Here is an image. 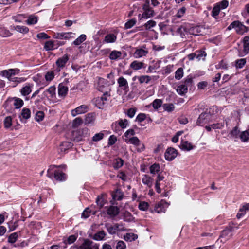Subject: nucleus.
Instances as JSON below:
<instances>
[{
    "instance_id": "nucleus-1",
    "label": "nucleus",
    "mask_w": 249,
    "mask_h": 249,
    "mask_svg": "<svg viewBox=\"0 0 249 249\" xmlns=\"http://www.w3.org/2000/svg\"><path fill=\"white\" fill-rule=\"evenodd\" d=\"M232 29H234L235 32L239 35H243L248 31V28L238 20L232 22L227 28L229 30Z\"/></svg>"
},
{
    "instance_id": "nucleus-2",
    "label": "nucleus",
    "mask_w": 249,
    "mask_h": 249,
    "mask_svg": "<svg viewBox=\"0 0 249 249\" xmlns=\"http://www.w3.org/2000/svg\"><path fill=\"white\" fill-rule=\"evenodd\" d=\"M143 12L142 14V18L145 19L153 17L155 15L154 11L149 6V0H146L145 2L142 6Z\"/></svg>"
},
{
    "instance_id": "nucleus-3",
    "label": "nucleus",
    "mask_w": 249,
    "mask_h": 249,
    "mask_svg": "<svg viewBox=\"0 0 249 249\" xmlns=\"http://www.w3.org/2000/svg\"><path fill=\"white\" fill-rule=\"evenodd\" d=\"M124 141L127 143L132 144L136 146H138L137 148L138 152L143 151L145 149L144 144L142 143L140 140L137 137H132L130 138L125 139Z\"/></svg>"
},
{
    "instance_id": "nucleus-4",
    "label": "nucleus",
    "mask_w": 249,
    "mask_h": 249,
    "mask_svg": "<svg viewBox=\"0 0 249 249\" xmlns=\"http://www.w3.org/2000/svg\"><path fill=\"white\" fill-rule=\"evenodd\" d=\"M20 70L18 69H9L1 71L0 75L7 78L9 81L12 80L13 76L19 73Z\"/></svg>"
},
{
    "instance_id": "nucleus-5",
    "label": "nucleus",
    "mask_w": 249,
    "mask_h": 249,
    "mask_svg": "<svg viewBox=\"0 0 249 249\" xmlns=\"http://www.w3.org/2000/svg\"><path fill=\"white\" fill-rule=\"evenodd\" d=\"M99 245L92 241L86 239L80 246H76L77 249H99Z\"/></svg>"
},
{
    "instance_id": "nucleus-6",
    "label": "nucleus",
    "mask_w": 249,
    "mask_h": 249,
    "mask_svg": "<svg viewBox=\"0 0 249 249\" xmlns=\"http://www.w3.org/2000/svg\"><path fill=\"white\" fill-rule=\"evenodd\" d=\"M69 60V55L68 54H65L63 56L59 58L56 61V65L57 66L56 72H59L61 69L65 67Z\"/></svg>"
},
{
    "instance_id": "nucleus-7",
    "label": "nucleus",
    "mask_w": 249,
    "mask_h": 249,
    "mask_svg": "<svg viewBox=\"0 0 249 249\" xmlns=\"http://www.w3.org/2000/svg\"><path fill=\"white\" fill-rule=\"evenodd\" d=\"M234 228L232 227H229L224 230L220 236L222 242H225L233 235V232Z\"/></svg>"
},
{
    "instance_id": "nucleus-8",
    "label": "nucleus",
    "mask_w": 249,
    "mask_h": 249,
    "mask_svg": "<svg viewBox=\"0 0 249 249\" xmlns=\"http://www.w3.org/2000/svg\"><path fill=\"white\" fill-rule=\"evenodd\" d=\"M242 50L239 51V56L240 57L244 56L249 53V36H246L243 39Z\"/></svg>"
},
{
    "instance_id": "nucleus-9",
    "label": "nucleus",
    "mask_w": 249,
    "mask_h": 249,
    "mask_svg": "<svg viewBox=\"0 0 249 249\" xmlns=\"http://www.w3.org/2000/svg\"><path fill=\"white\" fill-rule=\"evenodd\" d=\"M210 118V115L207 112L201 113L197 120L196 124L197 125H203L204 124L209 122Z\"/></svg>"
},
{
    "instance_id": "nucleus-10",
    "label": "nucleus",
    "mask_w": 249,
    "mask_h": 249,
    "mask_svg": "<svg viewBox=\"0 0 249 249\" xmlns=\"http://www.w3.org/2000/svg\"><path fill=\"white\" fill-rule=\"evenodd\" d=\"M177 151L173 148H168L165 151L164 157L166 160L172 161L177 156Z\"/></svg>"
},
{
    "instance_id": "nucleus-11",
    "label": "nucleus",
    "mask_w": 249,
    "mask_h": 249,
    "mask_svg": "<svg viewBox=\"0 0 249 249\" xmlns=\"http://www.w3.org/2000/svg\"><path fill=\"white\" fill-rule=\"evenodd\" d=\"M74 35L72 32H62V33H55L53 36V37L58 39H69L72 36V35Z\"/></svg>"
},
{
    "instance_id": "nucleus-12",
    "label": "nucleus",
    "mask_w": 249,
    "mask_h": 249,
    "mask_svg": "<svg viewBox=\"0 0 249 249\" xmlns=\"http://www.w3.org/2000/svg\"><path fill=\"white\" fill-rule=\"evenodd\" d=\"M88 110V107L85 105H82L71 110V115L74 117L77 115L84 113Z\"/></svg>"
},
{
    "instance_id": "nucleus-13",
    "label": "nucleus",
    "mask_w": 249,
    "mask_h": 249,
    "mask_svg": "<svg viewBox=\"0 0 249 249\" xmlns=\"http://www.w3.org/2000/svg\"><path fill=\"white\" fill-rule=\"evenodd\" d=\"M168 204L164 201L159 202L155 206V211L158 213H165Z\"/></svg>"
},
{
    "instance_id": "nucleus-14",
    "label": "nucleus",
    "mask_w": 249,
    "mask_h": 249,
    "mask_svg": "<svg viewBox=\"0 0 249 249\" xmlns=\"http://www.w3.org/2000/svg\"><path fill=\"white\" fill-rule=\"evenodd\" d=\"M96 115L95 113L91 112L88 113L84 119V123L85 124H93L95 120Z\"/></svg>"
},
{
    "instance_id": "nucleus-15",
    "label": "nucleus",
    "mask_w": 249,
    "mask_h": 249,
    "mask_svg": "<svg viewBox=\"0 0 249 249\" xmlns=\"http://www.w3.org/2000/svg\"><path fill=\"white\" fill-rule=\"evenodd\" d=\"M119 87L124 90L127 91L129 86L127 80L123 77H119L117 80Z\"/></svg>"
},
{
    "instance_id": "nucleus-16",
    "label": "nucleus",
    "mask_w": 249,
    "mask_h": 249,
    "mask_svg": "<svg viewBox=\"0 0 249 249\" xmlns=\"http://www.w3.org/2000/svg\"><path fill=\"white\" fill-rule=\"evenodd\" d=\"M105 227H106L108 232L110 234H115L119 230V225L117 223L115 224L114 225H111L109 223H107L105 224Z\"/></svg>"
},
{
    "instance_id": "nucleus-17",
    "label": "nucleus",
    "mask_w": 249,
    "mask_h": 249,
    "mask_svg": "<svg viewBox=\"0 0 249 249\" xmlns=\"http://www.w3.org/2000/svg\"><path fill=\"white\" fill-rule=\"evenodd\" d=\"M148 53V51L142 48L137 49L134 53V57L136 58H139L142 56H146Z\"/></svg>"
},
{
    "instance_id": "nucleus-18",
    "label": "nucleus",
    "mask_w": 249,
    "mask_h": 249,
    "mask_svg": "<svg viewBox=\"0 0 249 249\" xmlns=\"http://www.w3.org/2000/svg\"><path fill=\"white\" fill-rule=\"evenodd\" d=\"M119 213V209L116 206H110L107 210V213L111 217H114Z\"/></svg>"
},
{
    "instance_id": "nucleus-19",
    "label": "nucleus",
    "mask_w": 249,
    "mask_h": 249,
    "mask_svg": "<svg viewBox=\"0 0 249 249\" xmlns=\"http://www.w3.org/2000/svg\"><path fill=\"white\" fill-rule=\"evenodd\" d=\"M33 87L32 84H27L25 86L23 87L20 90L21 94L23 96L29 95L32 91V88Z\"/></svg>"
},
{
    "instance_id": "nucleus-20",
    "label": "nucleus",
    "mask_w": 249,
    "mask_h": 249,
    "mask_svg": "<svg viewBox=\"0 0 249 249\" xmlns=\"http://www.w3.org/2000/svg\"><path fill=\"white\" fill-rule=\"evenodd\" d=\"M124 161L121 158H117L114 160L113 161V167L115 170H117L122 167L124 165Z\"/></svg>"
},
{
    "instance_id": "nucleus-21",
    "label": "nucleus",
    "mask_w": 249,
    "mask_h": 249,
    "mask_svg": "<svg viewBox=\"0 0 249 249\" xmlns=\"http://www.w3.org/2000/svg\"><path fill=\"white\" fill-rule=\"evenodd\" d=\"M249 209V203L244 204L240 209L237 214V217L240 218L246 213V212Z\"/></svg>"
},
{
    "instance_id": "nucleus-22",
    "label": "nucleus",
    "mask_w": 249,
    "mask_h": 249,
    "mask_svg": "<svg viewBox=\"0 0 249 249\" xmlns=\"http://www.w3.org/2000/svg\"><path fill=\"white\" fill-rule=\"evenodd\" d=\"M54 177L56 180L64 181L66 179V175L59 171H55L54 173Z\"/></svg>"
},
{
    "instance_id": "nucleus-23",
    "label": "nucleus",
    "mask_w": 249,
    "mask_h": 249,
    "mask_svg": "<svg viewBox=\"0 0 249 249\" xmlns=\"http://www.w3.org/2000/svg\"><path fill=\"white\" fill-rule=\"evenodd\" d=\"M72 145L73 144L71 142H63L60 145L59 150L61 152H65L68 149L71 148Z\"/></svg>"
},
{
    "instance_id": "nucleus-24",
    "label": "nucleus",
    "mask_w": 249,
    "mask_h": 249,
    "mask_svg": "<svg viewBox=\"0 0 249 249\" xmlns=\"http://www.w3.org/2000/svg\"><path fill=\"white\" fill-rule=\"evenodd\" d=\"M143 65L144 63L143 62L135 60L131 63L130 67L134 70H138L142 69Z\"/></svg>"
},
{
    "instance_id": "nucleus-25",
    "label": "nucleus",
    "mask_w": 249,
    "mask_h": 249,
    "mask_svg": "<svg viewBox=\"0 0 249 249\" xmlns=\"http://www.w3.org/2000/svg\"><path fill=\"white\" fill-rule=\"evenodd\" d=\"M142 182L150 188L153 185V178L147 175H144L142 178Z\"/></svg>"
},
{
    "instance_id": "nucleus-26",
    "label": "nucleus",
    "mask_w": 249,
    "mask_h": 249,
    "mask_svg": "<svg viewBox=\"0 0 249 249\" xmlns=\"http://www.w3.org/2000/svg\"><path fill=\"white\" fill-rule=\"evenodd\" d=\"M68 88L60 84L58 87V94L59 96L65 97L68 92Z\"/></svg>"
},
{
    "instance_id": "nucleus-27",
    "label": "nucleus",
    "mask_w": 249,
    "mask_h": 249,
    "mask_svg": "<svg viewBox=\"0 0 249 249\" xmlns=\"http://www.w3.org/2000/svg\"><path fill=\"white\" fill-rule=\"evenodd\" d=\"M239 138L241 141L243 142H247L249 140V132L248 130H245L241 132Z\"/></svg>"
},
{
    "instance_id": "nucleus-28",
    "label": "nucleus",
    "mask_w": 249,
    "mask_h": 249,
    "mask_svg": "<svg viewBox=\"0 0 249 249\" xmlns=\"http://www.w3.org/2000/svg\"><path fill=\"white\" fill-rule=\"evenodd\" d=\"M246 59L241 58L235 60V66L236 69H242L246 65Z\"/></svg>"
},
{
    "instance_id": "nucleus-29",
    "label": "nucleus",
    "mask_w": 249,
    "mask_h": 249,
    "mask_svg": "<svg viewBox=\"0 0 249 249\" xmlns=\"http://www.w3.org/2000/svg\"><path fill=\"white\" fill-rule=\"evenodd\" d=\"M241 132L240 131L239 128L237 126H235L230 132L231 137L234 138H239V135Z\"/></svg>"
},
{
    "instance_id": "nucleus-30",
    "label": "nucleus",
    "mask_w": 249,
    "mask_h": 249,
    "mask_svg": "<svg viewBox=\"0 0 249 249\" xmlns=\"http://www.w3.org/2000/svg\"><path fill=\"white\" fill-rule=\"evenodd\" d=\"M44 48L46 51H49L54 49V41L52 40L47 41L45 43Z\"/></svg>"
},
{
    "instance_id": "nucleus-31",
    "label": "nucleus",
    "mask_w": 249,
    "mask_h": 249,
    "mask_svg": "<svg viewBox=\"0 0 249 249\" xmlns=\"http://www.w3.org/2000/svg\"><path fill=\"white\" fill-rule=\"evenodd\" d=\"M122 53L120 51H113L109 55V58L111 60H116L121 57Z\"/></svg>"
},
{
    "instance_id": "nucleus-32",
    "label": "nucleus",
    "mask_w": 249,
    "mask_h": 249,
    "mask_svg": "<svg viewBox=\"0 0 249 249\" xmlns=\"http://www.w3.org/2000/svg\"><path fill=\"white\" fill-rule=\"evenodd\" d=\"M14 100V106L15 108L18 109L22 107L23 105V101L18 98L14 97L13 98Z\"/></svg>"
},
{
    "instance_id": "nucleus-33",
    "label": "nucleus",
    "mask_w": 249,
    "mask_h": 249,
    "mask_svg": "<svg viewBox=\"0 0 249 249\" xmlns=\"http://www.w3.org/2000/svg\"><path fill=\"white\" fill-rule=\"evenodd\" d=\"M188 89L183 84L179 85L177 89V92L180 95H183L184 94L187 93Z\"/></svg>"
},
{
    "instance_id": "nucleus-34",
    "label": "nucleus",
    "mask_w": 249,
    "mask_h": 249,
    "mask_svg": "<svg viewBox=\"0 0 249 249\" xmlns=\"http://www.w3.org/2000/svg\"><path fill=\"white\" fill-rule=\"evenodd\" d=\"M116 40V36L113 34H109L106 36L105 41L107 43H113Z\"/></svg>"
},
{
    "instance_id": "nucleus-35",
    "label": "nucleus",
    "mask_w": 249,
    "mask_h": 249,
    "mask_svg": "<svg viewBox=\"0 0 249 249\" xmlns=\"http://www.w3.org/2000/svg\"><path fill=\"white\" fill-rule=\"evenodd\" d=\"M14 29L17 32L23 34L27 33L29 32V29L25 26L18 25L14 27Z\"/></svg>"
},
{
    "instance_id": "nucleus-36",
    "label": "nucleus",
    "mask_w": 249,
    "mask_h": 249,
    "mask_svg": "<svg viewBox=\"0 0 249 249\" xmlns=\"http://www.w3.org/2000/svg\"><path fill=\"white\" fill-rule=\"evenodd\" d=\"M106 233L104 231H101L94 234L93 239L95 240H101L106 236Z\"/></svg>"
},
{
    "instance_id": "nucleus-37",
    "label": "nucleus",
    "mask_w": 249,
    "mask_h": 249,
    "mask_svg": "<svg viewBox=\"0 0 249 249\" xmlns=\"http://www.w3.org/2000/svg\"><path fill=\"white\" fill-rule=\"evenodd\" d=\"M160 170V166L159 164L155 163L150 167V173L155 174L158 173Z\"/></svg>"
},
{
    "instance_id": "nucleus-38",
    "label": "nucleus",
    "mask_w": 249,
    "mask_h": 249,
    "mask_svg": "<svg viewBox=\"0 0 249 249\" xmlns=\"http://www.w3.org/2000/svg\"><path fill=\"white\" fill-rule=\"evenodd\" d=\"M86 39V36L84 34H82L73 42V44L75 45H79L84 42Z\"/></svg>"
},
{
    "instance_id": "nucleus-39",
    "label": "nucleus",
    "mask_w": 249,
    "mask_h": 249,
    "mask_svg": "<svg viewBox=\"0 0 249 249\" xmlns=\"http://www.w3.org/2000/svg\"><path fill=\"white\" fill-rule=\"evenodd\" d=\"M138 236L136 234L133 233H127L124 235V239L126 241H134L137 238Z\"/></svg>"
},
{
    "instance_id": "nucleus-40",
    "label": "nucleus",
    "mask_w": 249,
    "mask_h": 249,
    "mask_svg": "<svg viewBox=\"0 0 249 249\" xmlns=\"http://www.w3.org/2000/svg\"><path fill=\"white\" fill-rule=\"evenodd\" d=\"M21 115L25 119H28L30 117L31 111L29 109L24 108L22 109Z\"/></svg>"
},
{
    "instance_id": "nucleus-41",
    "label": "nucleus",
    "mask_w": 249,
    "mask_h": 249,
    "mask_svg": "<svg viewBox=\"0 0 249 249\" xmlns=\"http://www.w3.org/2000/svg\"><path fill=\"white\" fill-rule=\"evenodd\" d=\"M83 121L81 117H77L75 119L73 120L72 124V126L73 128H77L79 125H80Z\"/></svg>"
},
{
    "instance_id": "nucleus-42",
    "label": "nucleus",
    "mask_w": 249,
    "mask_h": 249,
    "mask_svg": "<svg viewBox=\"0 0 249 249\" xmlns=\"http://www.w3.org/2000/svg\"><path fill=\"white\" fill-rule=\"evenodd\" d=\"M183 76V69L179 68L175 72V78L177 80H180Z\"/></svg>"
},
{
    "instance_id": "nucleus-43",
    "label": "nucleus",
    "mask_w": 249,
    "mask_h": 249,
    "mask_svg": "<svg viewBox=\"0 0 249 249\" xmlns=\"http://www.w3.org/2000/svg\"><path fill=\"white\" fill-rule=\"evenodd\" d=\"M196 58L199 61L201 59H204L206 56V53L203 51H199L196 52Z\"/></svg>"
},
{
    "instance_id": "nucleus-44",
    "label": "nucleus",
    "mask_w": 249,
    "mask_h": 249,
    "mask_svg": "<svg viewBox=\"0 0 249 249\" xmlns=\"http://www.w3.org/2000/svg\"><path fill=\"white\" fill-rule=\"evenodd\" d=\"M140 83H148L151 79V77L148 75H142L138 77Z\"/></svg>"
},
{
    "instance_id": "nucleus-45",
    "label": "nucleus",
    "mask_w": 249,
    "mask_h": 249,
    "mask_svg": "<svg viewBox=\"0 0 249 249\" xmlns=\"http://www.w3.org/2000/svg\"><path fill=\"white\" fill-rule=\"evenodd\" d=\"M77 239V237L76 236L74 235H71L66 240H65L64 241V243L66 246L67 244H71L73 243H74Z\"/></svg>"
},
{
    "instance_id": "nucleus-46",
    "label": "nucleus",
    "mask_w": 249,
    "mask_h": 249,
    "mask_svg": "<svg viewBox=\"0 0 249 249\" xmlns=\"http://www.w3.org/2000/svg\"><path fill=\"white\" fill-rule=\"evenodd\" d=\"M110 97V94L109 92L106 91L103 94L102 96L100 97V101H103L104 104H106L107 101H108Z\"/></svg>"
},
{
    "instance_id": "nucleus-47",
    "label": "nucleus",
    "mask_w": 249,
    "mask_h": 249,
    "mask_svg": "<svg viewBox=\"0 0 249 249\" xmlns=\"http://www.w3.org/2000/svg\"><path fill=\"white\" fill-rule=\"evenodd\" d=\"M12 34L9 30L4 28H0V36L2 37H8L11 36Z\"/></svg>"
},
{
    "instance_id": "nucleus-48",
    "label": "nucleus",
    "mask_w": 249,
    "mask_h": 249,
    "mask_svg": "<svg viewBox=\"0 0 249 249\" xmlns=\"http://www.w3.org/2000/svg\"><path fill=\"white\" fill-rule=\"evenodd\" d=\"M104 134L102 132H100L95 134L92 138V141L93 142H98L103 139Z\"/></svg>"
},
{
    "instance_id": "nucleus-49",
    "label": "nucleus",
    "mask_w": 249,
    "mask_h": 249,
    "mask_svg": "<svg viewBox=\"0 0 249 249\" xmlns=\"http://www.w3.org/2000/svg\"><path fill=\"white\" fill-rule=\"evenodd\" d=\"M18 238V233L17 232L13 233L9 236L8 241L10 243H14L17 241Z\"/></svg>"
},
{
    "instance_id": "nucleus-50",
    "label": "nucleus",
    "mask_w": 249,
    "mask_h": 249,
    "mask_svg": "<svg viewBox=\"0 0 249 249\" xmlns=\"http://www.w3.org/2000/svg\"><path fill=\"white\" fill-rule=\"evenodd\" d=\"M44 118V113L42 111H38L36 113L35 119L37 122L43 120Z\"/></svg>"
},
{
    "instance_id": "nucleus-51",
    "label": "nucleus",
    "mask_w": 249,
    "mask_h": 249,
    "mask_svg": "<svg viewBox=\"0 0 249 249\" xmlns=\"http://www.w3.org/2000/svg\"><path fill=\"white\" fill-rule=\"evenodd\" d=\"M156 25V22L155 21L150 20L145 23L144 25V26L146 30H149L151 28L155 27Z\"/></svg>"
},
{
    "instance_id": "nucleus-52",
    "label": "nucleus",
    "mask_w": 249,
    "mask_h": 249,
    "mask_svg": "<svg viewBox=\"0 0 249 249\" xmlns=\"http://www.w3.org/2000/svg\"><path fill=\"white\" fill-rule=\"evenodd\" d=\"M113 199L115 200H121L123 197V195L120 191H116V192L112 195Z\"/></svg>"
},
{
    "instance_id": "nucleus-53",
    "label": "nucleus",
    "mask_w": 249,
    "mask_h": 249,
    "mask_svg": "<svg viewBox=\"0 0 249 249\" xmlns=\"http://www.w3.org/2000/svg\"><path fill=\"white\" fill-rule=\"evenodd\" d=\"M149 207V204L147 202L145 201H142L139 203L138 208L140 210L146 211Z\"/></svg>"
},
{
    "instance_id": "nucleus-54",
    "label": "nucleus",
    "mask_w": 249,
    "mask_h": 249,
    "mask_svg": "<svg viewBox=\"0 0 249 249\" xmlns=\"http://www.w3.org/2000/svg\"><path fill=\"white\" fill-rule=\"evenodd\" d=\"M37 22V18L36 16H30L27 20V23L29 25H33L36 23Z\"/></svg>"
},
{
    "instance_id": "nucleus-55",
    "label": "nucleus",
    "mask_w": 249,
    "mask_h": 249,
    "mask_svg": "<svg viewBox=\"0 0 249 249\" xmlns=\"http://www.w3.org/2000/svg\"><path fill=\"white\" fill-rule=\"evenodd\" d=\"M182 148L184 150L189 151L193 148V146L187 141H185L182 142Z\"/></svg>"
},
{
    "instance_id": "nucleus-56",
    "label": "nucleus",
    "mask_w": 249,
    "mask_h": 249,
    "mask_svg": "<svg viewBox=\"0 0 249 249\" xmlns=\"http://www.w3.org/2000/svg\"><path fill=\"white\" fill-rule=\"evenodd\" d=\"M92 213L93 214H95V212L89 210V208H86L82 213V217L87 218L90 215V213Z\"/></svg>"
},
{
    "instance_id": "nucleus-57",
    "label": "nucleus",
    "mask_w": 249,
    "mask_h": 249,
    "mask_svg": "<svg viewBox=\"0 0 249 249\" xmlns=\"http://www.w3.org/2000/svg\"><path fill=\"white\" fill-rule=\"evenodd\" d=\"M162 107L165 111L168 112L172 111L175 108L174 105L173 104H164Z\"/></svg>"
},
{
    "instance_id": "nucleus-58",
    "label": "nucleus",
    "mask_w": 249,
    "mask_h": 249,
    "mask_svg": "<svg viewBox=\"0 0 249 249\" xmlns=\"http://www.w3.org/2000/svg\"><path fill=\"white\" fill-rule=\"evenodd\" d=\"M136 23V19L135 18H132L128 20L125 24V28L126 29H129L132 27Z\"/></svg>"
},
{
    "instance_id": "nucleus-59",
    "label": "nucleus",
    "mask_w": 249,
    "mask_h": 249,
    "mask_svg": "<svg viewBox=\"0 0 249 249\" xmlns=\"http://www.w3.org/2000/svg\"><path fill=\"white\" fill-rule=\"evenodd\" d=\"M4 127L9 128L12 125V118L10 116L6 117L4 120Z\"/></svg>"
},
{
    "instance_id": "nucleus-60",
    "label": "nucleus",
    "mask_w": 249,
    "mask_h": 249,
    "mask_svg": "<svg viewBox=\"0 0 249 249\" xmlns=\"http://www.w3.org/2000/svg\"><path fill=\"white\" fill-rule=\"evenodd\" d=\"M162 103L161 100L155 99L152 103V106L155 109H158L161 107Z\"/></svg>"
},
{
    "instance_id": "nucleus-61",
    "label": "nucleus",
    "mask_w": 249,
    "mask_h": 249,
    "mask_svg": "<svg viewBox=\"0 0 249 249\" xmlns=\"http://www.w3.org/2000/svg\"><path fill=\"white\" fill-rule=\"evenodd\" d=\"M186 87L188 88L192 87L193 85V79L191 77H187L184 80V83L183 84Z\"/></svg>"
},
{
    "instance_id": "nucleus-62",
    "label": "nucleus",
    "mask_w": 249,
    "mask_h": 249,
    "mask_svg": "<svg viewBox=\"0 0 249 249\" xmlns=\"http://www.w3.org/2000/svg\"><path fill=\"white\" fill-rule=\"evenodd\" d=\"M220 10V8L219 6H218L217 5L215 6L212 11V16L216 18V17L219 14Z\"/></svg>"
},
{
    "instance_id": "nucleus-63",
    "label": "nucleus",
    "mask_w": 249,
    "mask_h": 249,
    "mask_svg": "<svg viewBox=\"0 0 249 249\" xmlns=\"http://www.w3.org/2000/svg\"><path fill=\"white\" fill-rule=\"evenodd\" d=\"M186 10V9L185 7H182L178 10L175 16L178 18H181L185 13Z\"/></svg>"
},
{
    "instance_id": "nucleus-64",
    "label": "nucleus",
    "mask_w": 249,
    "mask_h": 249,
    "mask_svg": "<svg viewBox=\"0 0 249 249\" xmlns=\"http://www.w3.org/2000/svg\"><path fill=\"white\" fill-rule=\"evenodd\" d=\"M54 73L52 71L47 72L45 74V79L46 81H51L54 78Z\"/></svg>"
}]
</instances>
